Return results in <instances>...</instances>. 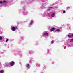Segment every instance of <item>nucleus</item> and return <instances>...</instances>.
<instances>
[{
  "label": "nucleus",
  "mask_w": 73,
  "mask_h": 73,
  "mask_svg": "<svg viewBox=\"0 0 73 73\" xmlns=\"http://www.w3.org/2000/svg\"><path fill=\"white\" fill-rule=\"evenodd\" d=\"M67 36H68V37H69V38H72L71 37V36L70 35H67Z\"/></svg>",
  "instance_id": "6"
},
{
  "label": "nucleus",
  "mask_w": 73,
  "mask_h": 73,
  "mask_svg": "<svg viewBox=\"0 0 73 73\" xmlns=\"http://www.w3.org/2000/svg\"><path fill=\"white\" fill-rule=\"evenodd\" d=\"M71 36V37H73V34L72 33V35H70Z\"/></svg>",
  "instance_id": "10"
},
{
  "label": "nucleus",
  "mask_w": 73,
  "mask_h": 73,
  "mask_svg": "<svg viewBox=\"0 0 73 73\" xmlns=\"http://www.w3.org/2000/svg\"><path fill=\"white\" fill-rule=\"evenodd\" d=\"M17 29V26H15V27H13L11 28V30L13 31H15L16 29Z\"/></svg>",
  "instance_id": "1"
},
{
  "label": "nucleus",
  "mask_w": 73,
  "mask_h": 73,
  "mask_svg": "<svg viewBox=\"0 0 73 73\" xmlns=\"http://www.w3.org/2000/svg\"><path fill=\"white\" fill-rule=\"evenodd\" d=\"M3 3H5V2H6V1L5 0H4L3 1Z\"/></svg>",
  "instance_id": "19"
},
{
  "label": "nucleus",
  "mask_w": 73,
  "mask_h": 73,
  "mask_svg": "<svg viewBox=\"0 0 73 73\" xmlns=\"http://www.w3.org/2000/svg\"><path fill=\"white\" fill-rule=\"evenodd\" d=\"M53 8V7H50V8Z\"/></svg>",
  "instance_id": "20"
},
{
  "label": "nucleus",
  "mask_w": 73,
  "mask_h": 73,
  "mask_svg": "<svg viewBox=\"0 0 73 73\" xmlns=\"http://www.w3.org/2000/svg\"><path fill=\"white\" fill-rule=\"evenodd\" d=\"M3 39V38L1 36H0V40H1Z\"/></svg>",
  "instance_id": "11"
},
{
  "label": "nucleus",
  "mask_w": 73,
  "mask_h": 73,
  "mask_svg": "<svg viewBox=\"0 0 73 73\" xmlns=\"http://www.w3.org/2000/svg\"><path fill=\"white\" fill-rule=\"evenodd\" d=\"M60 31V30H59V29H57V30H56V31L57 32H58L59 31Z\"/></svg>",
  "instance_id": "15"
},
{
  "label": "nucleus",
  "mask_w": 73,
  "mask_h": 73,
  "mask_svg": "<svg viewBox=\"0 0 73 73\" xmlns=\"http://www.w3.org/2000/svg\"><path fill=\"white\" fill-rule=\"evenodd\" d=\"M0 4H3V2L1 1H0Z\"/></svg>",
  "instance_id": "14"
},
{
  "label": "nucleus",
  "mask_w": 73,
  "mask_h": 73,
  "mask_svg": "<svg viewBox=\"0 0 73 73\" xmlns=\"http://www.w3.org/2000/svg\"><path fill=\"white\" fill-rule=\"evenodd\" d=\"M70 42H73V39H71L70 40Z\"/></svg>",
  "instance_id": "8"
},
{
  "label": "nucleus",
  "mask_w": 73,
  "mask_h": 73,
  "mask_svg": "<svg viewBox=\"0 0 73 73\" xmlns=\"http://www.w3.org/2000/svg\"><path fill=\"white\" fill-rule=\"evenodd\" d=\"M45 35H46L47 36H48V35H49V34H48V33H45Z\"/></svg>",
  "instance_id": "7"
},
{
  "label": "nucleus",
  "mask_w": 73,
  "mask_h": 73,
  "mask_svg": "<svg viewBox=\"0 0 73 73\" xmlns=\"http://www.w3.org/2000/svg\"><path fill=\"white\" fill-rule=\"evenodd\" d=\"M7 41H8V39H7L6 40V42H7Z\"/></svg>",
  "instance_id": "16"
},
{
  "label": "nucleus",
  "mask_w": 73,
  "mask_h": 73,
  "mask_svg": "<svg viewBox=\"0 0 73 73\" xmlns=\"http://www.w3.org/2000/svg\"><path fill=\"white\" fill-rule=\"evenodd\" d=\"M33 23V22L31 21L30 23V24H32Z\"/></svg>",
  "instance_id": "12"
},
{
  "label": "nucleus",
  "mask_w": 73,
  "mask_h": 73,
  "mask_svg": "<svg viewBox=\"0 0 73 73\" xmlns=\"http://www.w3.org/2000/svg\"><path fill=\"white\" fill-rule=\"evenodd\" d=\"M45 36V34H43V36Z\"/></svg>",
  "instance_id": "18"
},
{
  "label": "nucleus",
  "mask_w": 73,
  "mask_h": 73,
  "mask_svg": "<svg viewBox=\"0 0 73 73\" xmlns=\"http://www.w3.org/2000/svg\"><path fill=\"white\" fill-rule=\"evenodd\" d=\"M50 9H48V11H50Z\"/></svg>",
  "instance_id": "21"
},
{
  "label": "nucleus",
  "mask_w": 73,
  "mask_h": 73,
  "mask_svg": "<svg viewBox=\"0 0 73 73\" xmlns=\"http://www.w3.org/2000/svg\"><path fill=\"white\" fill-rule=\"evenodd\" d=\"M14 64H15V62L13 61H12L11 62L10 64L11 66H13L14 65Z\"/></svg>",
  "instance_id": "2"
},
{
  "label": "nucleus",
  "mask_w": 73,
  "mask_h": 73,
  "mask_svg": "<svg viewBox=\"0 0 73 73\" xmlns=\"http://www.w3.org/2000/svg\"><path fill=\"white\" fill-rule=\"evenodd\" d=\"M0 73H4V70H2L0 71Z\"/></svg>",
  "instance_id": "5"
},
{
  "label": "nucleus",
  "mask_w": 73,
  "mask_h": 73,
  "mask_svg": "<svg viewBox=\"0 0 73 73\" xmlns=\"http://www.w3.org/2000/svg\"><path fill=\"white\" fill-rule=\"evenodd\" d=\"M26 67H28L29 65V64H27L26 65Z\"/></svg>",
  "instance_id": "9"
},
{
  "label": "nucleus",
  "mask_w": 73,
  "mask_h": 73,
  "mask_svg": "<svg viewBox=\"0 0 73 73\" xmlns=\"http://www.w3.org/2000/svg\"><path fill=\"white\" fill-rule=\"evenodd\" d=\"M55 15V13H54L51 15V17H53L54 16V15Z\"/></svg>",
  "instance_id": "4"
},
{
  "label": "nucleus",
  "mask_w": 73,
  "mask_h": 73,
  "mask_svg": "<svg viewBox=\"0 0 73 73\" xmlns=\"http://www.w3.org/2000/svg\"><path fill=\"white\" fill-rule=\"evenodd\" d=\"M63 13H65V10L63 11Z\"/></svg>",
  "instance_id": "17"
},
{
  "label": "nucleus",
  "mask_w": 73,
  "mask_h": 73,
  "mask_svg": "<svg viewBox=\"0 0 73 73\" xmlns=\"http://www.w3.org/2000/svg\"><path fill=\"white\" fill-rule=\"evenodd\" d=\"M51 43L52 44H53V43H54V42L53 41H52L51 42Z\"/></svg>",
  "instance_id": "13"
},
{
  "label": "nucleus",
  "mask_w": 73,
  "mask_h": 73,
  "mask_svg": "<svg viewBox=\"0 0 73 73\" xmlns=\"http://www.w3.org/2000/svg\"><path fill=\"white\" fill-rule=\"evenodd\" d=\"M55 29V28L54 27L50 29V30L51 31H54V29Z\"/></svg>",
  "instance_id": "3"
}]
</instances>
